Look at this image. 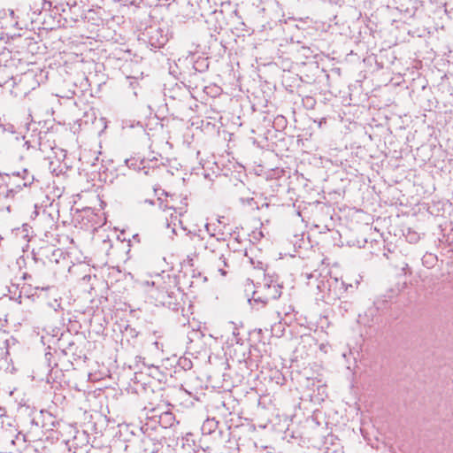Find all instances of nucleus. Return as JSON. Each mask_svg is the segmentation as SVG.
<instances>
[{
  "instance_id": "nucleus-1",
  "label": "nucleus",
  "mask_w": 453,
  "mask_h": 453,
  "mask_svg": "<svg viewBox=\"0 0 453 453\" xmlns=\"http://www.w3.org/2000/svg\"><path fill=\"white\" fill-rule=\"evenodd\" d=\"M267 287L268 288H273L274 290L272 294V298H278L280 296L281 292L280 287L277 284H269Z\"/></svg>"
},
{
  "instance_id": "nucleus-2",
  "label": "nucleus",
  "mask_w": 453,
  "mask_h": 453,
  "mask_svg": "<svg viewBox=\"0 0 453 453\" xmlns=\"http://www.w3.org/2000/svg\"><path fill=\"white\" fill-rule=\"evenodd\" d=\"M218 272L219 273V274H220L221 276H226V272L224 269L219 268V269L218 270Z\"/></svg>"
}]
</instances>
